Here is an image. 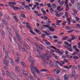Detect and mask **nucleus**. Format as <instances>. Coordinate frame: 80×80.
I'll list each match as a JSON object with an SVG mask.
<instances>
[{
    "instance_id": "obj_60",
    "label": "nucleus",
    "mask_w": 80,
    "mask_h": 80,
    "mask_svg": "<svg viewBox=\"0 0 80 80\" xmlns=\"http://www.w3.org/2000/svg\"><path fill=\"white\" fill-rule=\"evenodd\" d=\"M39 29V30H42V29H44L45 28H44V27H40L39 28H38Z\"/></svg>"
},
{
    "instance_id": "obj_38",
    "label": "nucleus",
    "mask_w": 80,
    "mask_h": 80,
    "mask_svg": "<svg viewBox=\"0 0 80 80\" xmlns=\"http://www.w3.org/2000/svg\"><path fill=\"white\" fill-rule=\"evenodd\" d=\"M33 43L34 44V45H35V46H36V47H37V48H38L40 47V45H39L37 44V43L34 42H33Z\"/></svg>"
},
{
    "instance_id": "obj_18",
    "label": "nucleus",
    "mask_w": 80,
    "mask_h": 80,
    "mask_svg": "<svg viewBox=\"0 0 80 80\" xmlns=\"http://www.w3.org/2000/svg\"><path fill=\"white\" fill-rule=\"evenodd\" d=\"M1 22H3V23H4L5 25H7V22H6L5 20L3 19H1Z\"/></svg>"
},
{
    "instance_id": "obj_54",
    "label": "nucleus",
    "mask_w": 80,
    "mask_h": 80,
    "mask_svg": "<svg viewBox=\"0 0 80 80\" xmlns=\"http://www.w3.org/2000/svg\"><path fill=\"white\" fill-rule=\"evenodd\" d=\"M6 28L7 31H8V32H10L11 31V29L10 28L7 27H6Z\"/></svg>"
},
{
    "instance_id": "obj_24",
    "label": "nucleus",
    "mask_w": 80,
    "mask_h": 80,
    "mask_svg": "<svg viewBox=\"0 0 80 80\" xmlns=\"http://www.w3.org/2000/svg\"><path fill=\"white\" fill-rule=\"evenodd\" d=\"M21 63L22 66L23 68H25V67H26V64H25L24 62H21Z\"/></svg>"
},
{
    "instance_id": "obj_41",
    "label": "nucleus",
    "mask_w": 80,
    "mask_h": 80,
    "mask_svg": "<svg viewBox=\"0 0 80 80\" xmlns=\"http://www.w3.org/2000/svg\"><path fill=\"white\" fill-rule=\"evenodd\" d=\"M58 53V55H62L63 54V52H61L60 51H59V52Z\"/></svg>"
},
{
    "instance_id": "obj_25",
    "label": "nucleus",
    "mask_w": 80,
    "mask_h": 80,
    "mask_svg": "<svg viewBox=\"0 0 80 80\" xmlns=\"http://www.w3.org/2000/svg\"><path fill=\"white\" fill-rule=\"evenodd\" d=\"M19 61H20V58H19V57H18L16 59L15 62L16 63H19Z\"/></svg>"
},
{
    "instance_id": "obj_42",
    "label": "nucleus",
    "mask_w": 80,
    "mask_h": 80,
    "mask_svg": "<svg viewBox=\"0 0 80 80\" xmlns=\"http://www.w3.org/2000/svg\"><path fill=\"white\" fill-rule=\"evenodd\" d=\"M64 64H65V62H61L60 65V67H62V65H64Z\"/></svg>"
},
{
    "instance_id": "obj_16",
    "label": "nucleus",
    "mask_w": 80,
    "mask_h": 80,
    "mask_svg": "<svg viewBox=\"0 0 80 80\" xmlns=\"http://www.w3.org/2000/svg\"><path fill=\"white\" fill-rule=\"evenodd\" d=\"M43 40V41L45 42L46 44V45H51L52 44L50 43V42H47V40H46L44 39Z\"/></svg>"
},
{
    "instance_id": "obj_27",
    "label": "nucleus",
    "mask_w": 80,
    "mask_h": 80,
    "mask_svg": "<svg viewBox=\"0 0 80 80\" xmlns=\"http://www.w3.org/2000/svg\"><path fill=\"white\" fill-rule=\"evenodd\" d=\"M6 72L7 75L8 77H9V78H10V77H12V76H10V75H11V74H10V73L8 71V70H6Z\"/></svg>"
},
{
    "instance_id": "obj_61",
    "label": "nucleus",
    "mask_w": 80,
    "mask_h": 80,
    "mask_svg": "<svg viewBox=\"0 0 80 80\" xmlns=\"http://www.w3.org/2000/svg\"><path fill=\"white\" fill-rule=\"evenodd\" d=\"M72 40L71 39H68L67 40V42H72Z\"/></svg>"
},
{
    "instance_id": "obj_19",
    "label": "nucleus",
    "mask_w": 80,
    "mask_h": 80,
    "mask_svg": "<svg viewBox=\"0 0 80 80\" xmlns=\"http://www.w3.org/2000/svg\"><path fill=\"white\" fill-rule=\"evenodd\" d=\"M71 47H72V45H71V44H69V43L68 45H67L66 46L65 45L64 47V48H70Z\"/></svg>"
},
{
    "instance_id": "obj_36",
    "label": "nucleus",
    "mask_w": 80,
    "mask_h": 80,
    "mask_svg": "<svg viewBox=\"0 0 80 80\" xmlns=\"http://www.w3.org/2000/svg\"><path fill=\"white\" fill-rule=\"evenodd\" d=\"M13 18L15 20V21L16 22H18V19H17V18L15 16H13Z\"/></svg>"
},
{
    "instance_id": "obj_26",
    "label": "nucleus",
    "mask_w": 80,
    "mask_h": 80,
    "mask_svg": "<svg viewBox=\"0 0 80 80\" xmlns=\"http://www.w3.org/2000/svg\"><path fill=\"white\" fill-rule=\"evenodd\" d=\"M23 44L25 47H26L28 49H29V47H28V44H27V43L25 42H23Z\"/></svg>"
},
{
    "instance_id": "obj_40",
    "label": "nucleus",
    "mask_w": 80,
    "mask_h": 80,
    "mask_svg": "<svg viewBox=\"0 0 80 80\" xmlns=\"http://www.w3.org/2000/svg\"><path fill=\"white\" fill-rule=\"evenodd\" d=\"M0 32L2 36L4 35H5V33H4V32H3V30H0Z\"/></svg>"
},
{
    "instance_id": "obj_12",
    "label": "nucleus",
    "mask_w": 80,
    "mask_h": 80,
    "mask_svg": "<svg viewBox=\"0 0 80 80\" xmlns=\"http://www.w3.org/2000/svg\"><path fill=\"white\" fill-rule=\"evenodd\" d=\"M71 37H72V38H71L72 40H75L77 38V36H75L74 35H71Z\"/></svg>"
},
{
    "instance_id": "obj_48",
    "label": "nucleus",
    "mask_w": 80,
    "mask_h": 80,
    "mask_svg": "<svg viewBox=\"0 0 80 80\" xmlns=\"http://www.w3.org/2000/svg\"><path fill=\"white\" fill-rule=\"evenodd\" d=\"M50 47L52 48H53V49H54V50H56L57 48L54 47L53 46H50Z\"/></svg>"
},
{
    "instance_id": "obj_15",
    "label": "nucleus",
    "mask_w": 80,
    "mask_h": 80,
    "mask_svg": "<svg viewBox=\"0 0 80 80\" xmlns=\"http://www.w3.org/2000/svg\"><path fill=\"white\" fill-rule=\"evenodd\" d=\"M4 18L7 20H10V17L8 15H5Z\"/></svg>"
},
{
    "instance_id": "obj_58",
    "label": "nucleus",
    "mask_w": 80,
    "mask_h": 80,
    "mask_svg": "<svg viewBox=\"0 0 80 80\" xmlns=\"http://www.w3.org/2000/svg\"><path fill=\"white\" fill-rule=\"evenodd\" d=\"M75 19L76 20V21H79V20H80V18H78V17H76L75 18Z\"/></svg>"
},
{
    "instance_id": "obj_30",
    "label": "nucleus",
    "mask_w": 80,
    "mask_h": 80,
    "mask_svg": "<svg viewBox=\"0 0 80 80\" xmlns=\"http://www.w3.org/2000/svg\"><path fill=\"white\" fill-rule=\"evenodd\" d=\"M67 49L69 52H72L73 51V49L72 48V47L71 48H67Z\"/></svg>"
},
{
    "instance_id": "obj_8",
    "label": "nucleus",
    "mask_w": 80,
    "mask_h": 80,
    "mask_svg": "<svg viewBox=\"0 0 80 80\" xmlns=\"http://www.w3.org/2000/svg\"><path fill=\"white\" fill-rule=\"evenodd\" d=\"M57 1L58 3H60L59 5H63L64 3H65V1H62L61 2L60 0H57Z\"/></svg>"
},
{
    "instance_id": "obj_45",
    "label": "nucleus",
    "mask_w": 80,
    "mask_h": 80,
    "mask_svg": "<svg viewBox=\"0 0 80 80\" xmlns=\"http://www.w3.org/2000/svg\"><path fill=\"white\" fill-rule=\"evenodd\" d=\"M20 50H21V51H22V52H24V51L25 50V48H23L22 47L21 48Z\"/></svg>"
},
{
    "instance_id": "obj_39",
    "label": "nucleus",
    "mask_w": 80,
    "mask_h": 80,
    "mask_svg": "<svg viewBox=\"0 0 80 80\" xmlns=\"http://www.w3.org/2000/svg\"><path fill=\"white\" fill-rule=\"evenodd\" d=\"M5 58L7 57H8V52H7V51H6L5 52Z\"/></svg>"
},
{
    "instance_id": "obj_55",
    "label": "nucleus",
    "mask_w": 80,
    "mask_h": 80,
    "mask_svg": "<svg viewBox=\"0 0 80 80\" xmlns=\"http://www.w3.org/2000/svg\"><path fill=\"white\" fill-rule=\"evenodd\" d=\"M47 6L49 8H51L52 7V6H51V5L50 3L47 4Z\"/></svg>"
},
{
    "instance_id": "obj_44",
    "label": "nucleus",
    "mask_w": 80,
    "mask_h": 80,
    "mask_svg": "<svg viewBox=\"0 0 80 80\" xmlns=\"http://www.w3.org/2000/svg\"><path fill=\"white\" fill-rule=\"evenodd\" d=\"M41 72H47V69H42L40 70Z\"/></svg>"
},
{
    "instance_id": "obj_47",
    "label": "nucleus",
    "mask_w": 80,
    "mask_h": 80,
    "mask_svg": "<svg viewBox=\"0 0 80 80\" xmlns=\"http://www.w3.org/2000/svg\"><path fill=\"white\" fill-rule=\"evenodd\" d=\"M29 32H30V33H32V35H35V32H33V31L32 30H30L29 31Z\"/></svg>"
},
{
    "instance_id": "obj_7",
    "label": "nucleus",
    "mask_w": 80,
    "mask_h": 80,
    "mask_svg": "<svg viewBox=\"0 0 80 80\" xmlns=\"http://www.w3.org/2000/svg\"><path fill=\"white\" fill-rule=\"evenodd\" d=\"M9 3L11 4L10 7H11L12 8L14 7V5H16L17 4V3L13 2H9Z\"/></svg>"
},
{
    "instance_id": "obj_51",
    "label": "nucleus",
    "mask_w": 80,
    "mask_h": 80,
    "mask_svg": "<svg viewBox=\"0 0 80 80\" xmlns=\"http://www.w3.org/2000/svg\"><path fill=\"white\" fill-rule=\"evenodd\" d=\"M13 30H14V31L15 32V33H16V34L18 33V31H17V29H16L14 28Z\"/></svg>"
},
{
    "instance_id": "obj_4",
    "label": "nucleus",
    "mask_w": 80,
    "mask_h": 80,
    "mask_svg": "<svg viewBox=\"0 0 80 80\" xmlns=\"http://www.w3.org/2000/svg\"><path fill=\"white\" fill-rule=\"evenodd\" d=\"M32 6H33V4H29L28 6L27 5H25L24 6V8L25 9H26L27 10H30V8L29 7H31Z\"/></svg>"
},
{
    "instance_id": "obj_13",
    "label": "nucleus",
    "mask_w": 80,
    "mask_h": 80,
    "mask_svg": "<svg viewBox=\"0 0 80 80\" xmlns=\"http://www.w3.org/2000/svg\"><path fill=\"white\" fill-rule=\"evenodd\" d=\"M16 35L17 38L18 39L19 42L20 43H21V41H20V36L19 35H18V34H16Z\"/></svg>"
},
{
    "instance_id": "obj_23",
    "label": "nucleus",
    "mask_w": 80,
    "mask_h": 80,
    "mask_svg": "<svg viewBox=\"0 0 80 80\" xmlns=\"http://www.w3.org/2000/svg\"><path fill=\"white\" fill-rule=\"evenodd\" d=\"M49 65L50 67H53V62H52V61H50Z\"/></svg>"
},
{
    "instance_id": "obj_29",
    "label": "nucleus",
    "mask_w": 80,
    "mask_h": 80,
    "mask_svg": "<svg viewBox=\"0 0 80 80\" xmlns=\"http://www.w3.org/2000/svg\"><path fill=\"white\" fill-rule=\"evenodd\" d=\"M67 23V22L65 21H63L62 23L61 24L63 26L62 28H64V27L65 26V24Z\"/></svg>"
},
{
    "instance_id": "obj_1",
    "label": "nucleus",
    "mask_w": 80,
    "mask_h": 80,
    "mask_svg": "<svg viewBox=\"0 0 80 80\" xmlns=\"http://www.w3.org/2000/svg\"><path fill=\"white\" fill-rule=\"evenodd\" d=\"M28 60L29 62H31V72L33 75H34V77L35 78H37H37H37V76L35 75V71H34L35 70V71H36V72H37L38 75H40L41 73H40V71H39V70L38 69V68H37L36 67H34V66H33V62H34L35 61H34V59H33V58L32 56L28 58Z\"/></svg>"
},
{
    "instance_id": "obj_57",
    "label": "nucleus",
    "mask_w": 80,
    "mask_h": 80,
    "mask_svg": "<svg viewBox=\"0 0 80 80\" xmlns=\"http://www.w3.org/2000/svg\"><path fill=\"white\" fill-rule=\"evenodd\" d=\"M18 45L20 49H21V48L22 47V46H21V45H20V44H19V43H18Z\"/></svg>"
},
{
    "instance_id": "obj_22",
    "label": "nucleus",
    "mask_w": 80,
    "mask_h": 80,
    "mask_svg": "<svg viewBox=\"0 0 80 80\" xmlns=\"http://www.w3.org/2000/svg\"><path fill=\"white\" fill-rule=\"evenodd\" d=\"M3 63L5 65H6V66H7V67H8V63L7 62V61L6 60H3Z\"/></svg>"
},
{
    "instance_id": "obj_5",
    "label": "nucleus",
    "mask_w": 80,
    "mask_h": 80,
    "mask_svg": "<svg viewBox=\"0 0 80 80\" xmlns=\"http://www.w3.org/2000/svg\"><path fill=\"white\" fill-rule=\"evenodd\" d=\"M75 7L76 8H77L78 9H80V2H79L78 3H75Z\"/></svg>"
},
{
    "instance_id": "obj_3",
    "label": "nucleus",
    "mask_w": 80,
    "mask_h": 80,
    "mask_svg": "<svg viewBox=\"0 0 80 80\" xmlns=\"http://www.w3.org/2000/svg\"><path fill=\"white\" fill-rule=\"evenodd\" d=\"M42 26L44 27H48V28H49L48 29L51 32H55V29L53 27H50V26L49 25H43Z\"/></svg>"
},
{
    "instance_id": "obj_9",
    "label": "nucleus",
    "mask_w": 80,
    "mask_h": 80,
    "mask_svg": "<svg viewBox=\"0 0 80 80\" xmlns=\"http://www.w3.org/2000/svg\"><path fill=\"white\" fill-rule=\"evenodd\" d=\"M36 49L37 50L38 52V53L39 54H40V49L41 50H43L42 48L40 46L38 48H36Z\"/></svg>"
},
{
    "instance_id": "obj_33",
    "label": "nucleus",
    "mask_w": 80,
    "mask_h": 80,
    "mask_svg": "<svg viewBox=\"0 0 80 80\" xmlns=\"http://www.w3.org/2000/svg\"><path fill=\"white\" fill-rule=\"evenodd\" d=\"M63 13L62 12H61L59 13L58 14H56V17H60V16H62V15H63Z\"/></svg>"
},
{
    "instance_id": "obj_37",
    "label": "nucleus",
    "mask_w": 80,
    "mask_h": 80,
    "mask_svg": "<svg viewBox=\"0 0 80 80\" xmlns=\"http://www.w3.org/2000/svg\"><path fill=\"white\" fill-rule=\"evenodd\" d=\"M13 8L14 9V10H20V8L19 7H14Z\"/></svg>"
},
{
    "instance_id": "obj_34",
    "label": "nucleus",
    "mask_w": 80,
    "mask_h": 80,
    "mask_svg": "<svg viewBox=\"0 0 80 80\" xmlns=\"http://www.w3.org/2000/svg\"><path fill=\"white\" fill-rule=\"evenodd\" d=\"M42 61L43 62H44V63L46 64H48V61H45V60H44V59H46L45 58H43V57H42Z\"/></svg>"
},
{
    "instance_id": "obj_28",
    "label": "nucleus",
    "mask_w": 80,
    "mask_h": 80,
    "mask_svg": "<svg viewBox=\"0 0 80 80\" xmlns=\"http://www.w3.org/2000/svg\"><path fill=\"white\" fill-rule=\"evenodd\" d=\"M43 33H45V35L46 36H49V35H50V33H48V32H47V31H43Z\"/></svg>"
},
{
    "instance_id": "obj_50",
    "label": "nucleus",
    "mask_w": 80,
    "mask_h": 80,
    "mask_svg": "<svg viewBox=\"0 0 80 80\" xmlns=\"http://www.w3.org/2000/svg\"><path fill=\"white\" fill-rule=\"evenodd\" d=\"M65 29H67L68 30H70L71 29V28H70V27L67 26L65 28Z\"/></svg>"
},
{
    "instance_id": "obj_53",
    "label": "nucleus",
    "mask_w": 80,
    "mask_h": 80,
    "mask_svg": "<svg viewBox=\"0 0 80 80\" xmlns=\"http://www.w3.org/2000/svg\"><path fill=\"white\" fill-rule=\"evenodd\" d=\"M78 54V52H75L72 53V55L73 56L76 55H77Z\"/></svg>"
},
{
    "instance_id": "obj_20",
    "label": "nucleus",
    "mask_w": 80,
    "mask_h": 80,
    "mask_svg": "<svg viewBox=\"0 0 80 80\" xmlns=\"http://www.w3.org/2000/svg\"><path fill=\"white\" fill-rule=\"evenodd\" d=\"M22 72L23 73L24 75H25L26 76H27V75H28V72H27V71H26L25 70H22Z\"/></svg>"
},
{
    "instance_id": "obj_6",
    "label": "nucleus",
    "mask_w": 80,
    "mask_h": 80,
    "mask_svg": "<svg viewBox=\"0 0 80 80\" xmlns=\"http://www.w3.org/2000/svg\"><path fill=\"white\" fill-rule=\"evenodd\" d=\"M20 70V68L18 67H15V72L16 73H18Z\"/></svg>"
},
{
    "instance_id": "obj_62",
    "label": "nucleus",
    "mask_w": 80,
    "mask_h": 80,
    "mask_svg": "<svg viewBox=\"0 0 80 80\" xmlns=\"http://www.w3.org/2000/svg\"><path fill=\"white\" fill-rule=\"evenodd\" d=\"M48 79L49 80H54V79H53V78L51 77L48 78Z\"/></svg>"
},
{
    "instance_id": "obj_2",
    "label": "nucleus",
    "mask_w": 80,
    "mask_h": 80,
    "mask_svg": "<svg viewBox=\"0 0 80 80\" xmlns=\"http://www.w3.org/2000/svg\"><path fill=\"white\" fill-rule=\"evenodd\" d=\"M42 58H45L47 60L49 61L50 60V59L48 58H51L52 56L51 54H48V53H46V54H42Z\"/></svg>"
},
{
    "instance_id": "obj_31",
    "label": "nucleus",
    "mask_w": 80,
    "mask_h": 80,
    "mask_svg": "<svg viewBox=\"0 0 80 80\" xmlns=\"http://www.w3.org/2000/svg\"><path fill=\"white\" fill-rule=\"evenodd\" d=\"M20 16L22 17V18H26V16L25 15L23 14H20Z\"/></svg>"
},
{
    "instance_id": "obj_52",
    "label": "nucleus",
    "mask_w": 80,
    "mask_h": 80,
    "mask_svg": "<svg viewBox=\"0 0 80 80\" xmlns=\"http://www.w3.org/2000/svg\"><path fill=\"white\" fill-rule=\"evenodd\" d=\"M71 21L73 23H76V21H75V20L74 19H72L71 20Z\"/></svg>"
},
{
    "instance_id": "obj_21",
    "label": "nucleus",
    "mask_w": 80,
    "mask_h": 80,
    "mask_svg": "<svg viewBox=\"0 0 80 80\" xmlns=\"http://www.w3.org/2000/svg\"><path fill=\"white\" fill-rule=\"evenodd\" d=\"M10 58V57H8V59H9V62H10V63H11V64H12V65H14V62H13V61Z\"/></svg>"
},
{
    "instance_id": "obj_63",
    "label": "nucleus",
    "mask_w": 80,
    "mask_h": 80,
    "mask_svg": "<svg viewBox=\"0 0 80 80\" xmlns=\"http://www.w3.org/2000/svg\"><path fill=\"white\" fill-rule=\"evenodd\" d=\"M52 7H53V8H55V7H57V5H56V4H52Z\"/></svg>"
},
{
    "instance_id": "obj_14",
    "label": "nucleus",
    "mask_w": 80,
    "mask_h": 80,
    "mask_svg": "<svg viewBox=\"0 0 80 80\" xmlns=\"http://www.w3.org/2000/svg\"><path fill=\"white\" fill-rule=\"evenodd\" d=\"M29 24V23L28 22L26 23V27L29 30H32V27H31V26H29V25H28Z\"/></svg>"
},
{
    "instance_id": "obj_59",
    "label": "nucleus",
    "mask_w": 80,
    "mask_h": 80,
    "mask_svg": "<svg viewBox=\"0 0 80 80\" xmlns=\"http://www.w3.org/2000/svg\"><path fill=\"white\" fill-rule=\"evenodd\" d=\"M65 16L66 17V18H67L68 17V13L67 12H65Z\"/></svg>"
},
{
    "instance_id": "obj_46",
    "label": "nucleus",
    "mask_w": 80,
    "mask_h": 80,
    "mask_svg": "<svg viewBox=\"0 0 80 80\" xmlns=\"http://www.w3.org/2000/svg\"><path fill=\"white\" fill-rule=\"evenodd\" d=\"M49 11L50 12H51V13H53V8H51L49 9Z\"/></svg>"
},
{
    "instance_id": "obj_11",
    "label": "nucleus",
    "mask_w": 80,
    "mask_h": 80,
    "mask_svg": "<svg viewBox=\"0 0 80 80\" xmlns=\"http://www.w3.org/2000/svg\"><path fill=\"white\" fill-rule=\"evenodd\" d=\"M62 22V20H58L57 21V22L56 23V24L57 25H58V26H60V25H61L60 23H61Z\"/></svg>"
},
{
    "instance_id": "obj_17",
    "label": "nucleus",
    "mask_w": 80,
    "mask_h": 80,
    "mask_svg": "<svg viewBox=\"0 0 80 80\" xmlns=\"http://www.w3.org/2000/svg\"><path fill=\"white\" fill-rule=\"evenodd\" d=\"M35 32L37 33L38 34H39V35H41L42 34V32H40L39 30L36 29Z\"/></svg>"
},
{
    "instance_id": "obj_49",
    "label": "nucleus",
    "mask_w": 80,
    "mask_h": 80,
    "mask_svg": "<svg viewBox=\"0 0 80 80\" xmlns=\"http://www.w3.org/2000/svg\"><path fill=\"white\" fill-rule=\"evenodd\" d=\"M72 75H75L76 74V72L74 70L72 71Z\"/></svg>"
},
{
    "instance_id": "obj_35",
    "label": "nucleus",
    "mask_w": 80,
    "mask_h": 80,
    "mask_svg": "<svg viewBox=\"0 0 80 80\" xmlns=\"http://www.w3.org/2000/svg\"><path fill=\"white\" fill-rule=\"evenodd\" d=\"M68 38V36H66L62 38V39L63 40H66Z\"/></svg>"
},
{
    "instance_id": "obj_10",
    "label": "nucleus",
    "mask_w": 80,
    "mask_h": 80,
    "mask_svg": "<svg viewBox=\"0 0 80 80\" xmlns=\"http://www.w3.org/2000/svg\"><path fill=\"white\" fill-rule=\"evenodd\" d=\"M62 8L61 7L58 6L57 8V10H58L59 12H61L62 10H63L64 8Z\"/></svg>"
},
{
    "instance_id": "obj_56",
    "label": "nucleus",
    "mask_w": 80,
    "mask_h": 80,
    "mask_svg": "<svg viewBox=\"0 0 80 80\" xmlns=\"http://www.w3.org/2000/svg\"><path fill=\"white\" fill-rule=\"evenodd\" d=\"M74 30H71L68 31V33H71L72 32H73Z\"/></svg>"
},
{
    "instance_id": "obj_43",
    "label": "nucleus",
    "mask_w": 80,
    "mask_h": 80,
    "mask_svg": "<svg viewBox=\"0 0 80 80\" xmlns=\"http://www.w3.org/2000/svg\"><path fill=\"white\" fill-rule=\"evenodd\" d=\"M79 58L77 56H74L73 57V59H74V60H76L77 59H78Z\"/></svg>"
},
{
    "instance_id": "obj_32",
    "label": "nucleus",
    "mask_w": 80,
    "mask_h": 80,
    "mask_svg": "<svg viewBox=\"0 0 80 80\" xmlns=\"http://www.w3.org/2000/svg\"><path fill=\"white\" fill-rule=\"evenodd\" d=\"M68 78V77L67 76V74H65L64 77V79L65 80H67Z\"/></svg>"
},
{
    "instance_id": "obj_64",
    "label": "nucleus",
    "mask_w": 80,
    "mask_h": 80,
    "mask_svg": "<svg viewBox=\"0 0 80 80\" xmlns=\"http://www.w3.org/2000/svg\"><path fill=\"white\" fill-rule=\"evenodd\" d=\"M29 78H30V80H34L33 78L31 76H29Z\"/></svg>"
}]
</instances>
